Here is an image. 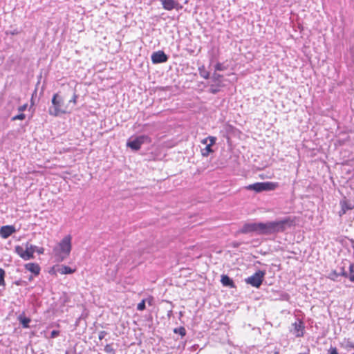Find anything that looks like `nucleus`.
Returning a JSON list of instances; mask_svg holds the SVG:
<instances>
[{
    "mask_svg": "<svg viewBox=\"0 0 354 354\" xmlns=\"http://www.w3.org/2000/svg\"><path fill=\"white\" fill-rule=\"evenodd\" d=\"M293 221L287 217L280 221L259 223V234L270 235L283 232L287 227H290Z\"/></svg>",
    "mask_w": 354,
    "mask_h": 354,
    "instance_id": "f257e3e1",
    "label": "nucleus"
},
{
    "mask_svg": "<svg viewBox=\"0 0 354 354\" xmlns=\"http://www.w3.org/2000/svg\"><path fill=\"white\" fill-rule=\"evenodd\" d=\"M71 250V237L66 236L63 238L59 245L53 249V252L59 261H64L66 259Z\"/></svg>",
    "mask_w": 354,
    "mask_h": 354,
    "instance_id": "f03ea898",
    "label": "nucleus"
},
{
    "mask_svg": "<svg viewBox=\"0 0 354 354\" xmlns=\"http://www.w3.org/2000/svg\"><path fill=\"white\" fill-rule=\"evenodd\" d=\"M37 251L39 254L44 253V249L43 248H38L35 245H32L27 243L25 249L20 245L15 247L16 253L24 260H30L34 258V252Z\"/></svg>",
    "mask_w": 354,
    "mask_h": 354,
    "instance_id": "7ed1b4c3",
    "label": "nucleus"
},
{
    "mask_svg": "<svg viewBox=\"0 0 354 354\" xmlns=\"http://www.w3.org/2000/svg\"><path fill=\"white\" fill-rule=\"evenodd\" d=\"M64 105L63 98L58 94H54L52 98V106L49 108V114L53 116H57L60 113H64L65 111L62 109Z\"/></svg>",
    "mask_w": 354,
    "mask_h": 354,
    "instance_id": "20e7f679",
    "label": "nucleus"
},
{
    "mask_svg": "<svg viewBox=\"0 0 354 354\" xmlns=\"http://www.w3.org/2000/svg\"><path fill=\"white\" fill-rule=\"evenodd\" d=\"M151 138L146 135H141L133 140H129L127 146L130 147L132 150L138 151L144 143H150Z\"/></svg>",
    "mask_w": 354,
    "mask_h": 354,
    "instance_id": "39448f33",
    "label": "nucleus"
},
{
    "mask_svg": "<svg viewBox=\"0 0 354 354\" xmlns=\"http://www.w3.org/2000/svg\"><path fill=\"white\" fill-rule=\"evenodd\" d=\"M275 185L271 182H262L256 183L254 184L249 185L245 187L248 190H252L255 192L259 193L263 191L273 190L275 188Z\"/></svg>",
    "mask_w": 354,
    "mask_h": 354,
    "instance_id": "423d86ee",
    "label": "nucleus"
},
{
    "mask_svg": "<svg viewBox=\"0 0 354 354\" xmlns=\"http://www.w3.org/2000/svg\"><path fill=\"white\" fill-rule=\"evenodd\" d=\"M265 274V271L258 270L252 276L246 278L245 282L253 287L259 288L262 284Z\"/></svg>",
    "mask_w": 354,
    "mask_h": 354,
    "instance_id": "0eeeda50",
    "label": "nucleus"
},
{
    "mask_svg": "<svg viewBox=\"0 0 354 354\" xmlns=\"http://www.w3.org/2000/svg\"><path fill=\"white\" fill-rule=\"evenodd\" d=\"M239 233L248 234L255 232L259 234V223H247L238 231Z\"/></svg>",
    "mask_w": 354,
    "mask_h": 354,
    "instance_id": "6e6552de",
    "label": "nucleus"
},
{
    "mask_svg": "<svg viewBox=\"0 0 354 354\" xmlns=\"http://www.w3.org/2000/svg\"><path fill=\"white\" fill-rule=\"evenodd\" d=\"M167 60L168 56L162 50L154 52L151 55V61L153 64L164 63Z\"/></svg>",
    "mask_w": 354,
    "mask_h": 354,
    "instance_id": "1a4fd4ad",
    "label": "nucleus"
},
{
    "mask_svg": "<svg viewBox=\"0 0 354 354\" xmlns=\"http://www.w3.org/2000/svg\"><path fill=\"white\" fill-rule=\"evenodd\" d=\"M208 138H209L210 142L204 149H201V154L204 157L208 156L210 153L213 152L211 147L215 144L216 140V138L214 136H208Z\"/></svg>",
    "mask_w": 354,
    "mask_h": 354,
    "instance_id": "9d476101",
    "label": "nucleus"
},
{
    "mask_svg": "<svg viewBox=\"0 0 354 354\" xmlns=\"http://www.w3.org/2000/svg\"><path fill=\"white\" fill-rule=\"evenodd\" d=\"M15 232V229L12 225L2 226L0 229V235L2 238L6 239L10 236L13 232Z\"/></svg>",
    "mask_w": 354,
    "mask_h": 354,
    "instance_id": "9b49d317",
    "label": "nucleus"
},
{
    "mask_svg": "<svg viewBox=\"0 0 354 354\" xmlns=\"http://www.w3.org/2000/svg\"><path fill=\"white\" fill-rule=\"evenodd\" d=\"M296 337H302L304 335V326L301 320L292 324Z\"/></svg>",
    "mask_w": 354,
    "mask_h": 354,
    "instance_id": "f8f14e48",
    "label": "nucleus"
},
{
    "mask_svg": "<svg viewBox=\"0 0 354 354\" xmlns=\"http://www.w3.org/2000/svg\"><path fill=\"white\" fill-rule=\"evenodd\" d=\"M221 282L225 287L229 288H235V284L233 280L229 277L227 275L223 274L221 275Z\"/></svg>",
    "mask_w": 354,
    "mask_h": 354,
    "instance_id": "ddd939ff",
    "label": "nucleus"
},
{
    "mask_svg": "<svg viewBox=\"0 0 354 354\" xmlns=\"http://www.w3.org/2000/svg\"><path fill=\"white\" fill-rule=\"evenodd\" d=\"M160 1L163 8L167 10H171L178 4L174 0H160Z\"/></svg>",
    "mask_w": 354,
    "mask_h": 354,
    "instance_id": "4468645a",
    "label": "nucleus"
},
{
    "mask_svg": "<svg viewBox=\"0 0 354 354\" xmlns=\"http://www.w3.org/2000/svg\"><path fill=\"white\" fill-rule=\"evenodd\" d=\"M25 267L28 270H29L30 272H31L32 273H33L35 275H37L39 273L40 268H39V265L37 263H27L25 266Z\"/></svg>",
    "mask_w": 354,
    "mask_h": 354,
    "instance_id": "2eb2a0df",
    "label": "nucleus"
},
{
    "mask_svg": "<svg viewBox=\"0 0 354 354\" xmlns=\"http://www.w3.org/2000/svg\"><path fill=\"white\" fill-rule=\"evenodd\" d=\"M342 345L347 351L354 349V342L351 341L349 339H345L344 342L342 343Z\"/></svg>",
    "mask_w": 354,
    "mask_h": 354,
    "instance_id": "dca6fc26",
    "label": "nucleus"
},
{
    "mask_svg": "<svg viewBox=\"0 0 354 354\" xmlns=\"http://www.w3.org/2000/svg\"><path fill=\"white\" fill-rule=\"evenodd\" d=\"M59 272L61 274H71L75 272V270L72 269L69 266H62V268L59 270Z\"/></svg>",
    "mask_w": 354,
    "mask_h": 354,
    "instance_id": "f3484780",
    "label": "nucleus"
},
{
    "mask_svg": "<svg viewBox=\"0 0 354 354\" xmlns=\"http://www.w3.org/2000/svg\"><path fill=\"white\" fill-rule=\"evenodd\" d=\"M198 70H199L200 75L202 77H203L204 79H206V80L209 77V73L205 70V68L203 66L201 67H199Z\"/></svg>",
    "mask_w": 354,
    "mask_h": 354,
    "instance_id": "a211bd4d",
    "label": "nucleus"
},
{
    "mask_svg": "<svg viewBox=\"0 0 354 354\" xmlns=\"http://www.w3.org/2000/svg\"><path fill=\"white\" fill-rule=\"evenodd\" d=\"M174 333L180 335L181 337H184L186 335V330L183 326H180L178 328H175L174 329Z\"/></svg>",
    "mask_w": 354,
    "mask_h": 354,
    "instance_id": "6ab92c4d",
    "label": "nucleus"
},
{
    "mask_svg": "<svg viewBox=\"0 0 354 354\" xmlns=\"http://www.w3.org/2000/svg\"><path fill=\"white\" fill-rule=\"evenodd\" d=\"M342 205V210L340 212V215L342 214H345L347 210L351 209L352 207L351 205H348L346 202H343L341 203Z\"/></svg>",
    "mask_w": 354,
    "mask_h": 354,
    "instance_id": "aec40b11",
    "label": "nucleus"
},
{
    "mask_svg": "<svg viewBox=\"0 0 354 354\" xmlns=\"http://www.w3.org/2000/svg\"><path fill=\"white\" fill-rule=\"evenodd\" d=\"M5 270L2 268H0V286H5L6 282H5Z\"/></svg>",
    "mask_w": 354,
    "mask_h": 354,
    "instance_id": "412c9836",
    "label": "nucleus"
},
{
    "mask_svg": "<svg viewBox=\"0 0 354 354\" xmlns=\"http://www.w3.org/2000/svg\"><path fill=\"white\" fill-rule=\"evenodd\" d=\"M20 322L24 328H27L28 326L29 322H30V319L27 317H24L20 319Z\"/></svg>",
    "mask_w": 354,
    "mask_h": 354,
    "instance_id": "4be33fe9",
    "label": "nucleus"
},
{
    "mask_svg": "<svg viewBox=\"0 0 354 354\" xmlns=\"http://www.w3.org/2000/svg\"><path fill=\"white\" fill-rule=\"evenodd\" d=\"M222 77L223 76L221 75L216 73H214L212 76V79L214 82H220Z\"/></svg>",
    "mask_w": 354,
    "mask_h": 354,
    "instance_id": "5701e85b",
    "label": "nucleus"
},
{
    "mask_svg": "<svg viewBox=\"0 0 354 354\" xmlns=\"http://www.w3.org/2000/svg\"><path fill=\"white\" fill-rule=\"evenodd\" d=\"M26 118V115L24 113H20V114H18L15 116H14L12 118V120H24Z\"/></svg>",
    "mask_w": 354,
    "mask_h": 354,
    "instance_id": "b1692460",
    "label": "nucleus"
},
{
    "mask_svg": "<svg viewBox=\"0 0 354 354\" xmlns=\"http://www.w3.org/2000/svg\"><path fill=\"white\" fill-rule=\"evenodd\" d=\"M145 308H146V306H145V300H142L137 306V309L138 310H140V311L145 310Z\"/></svg>",
    "mask_w": 354,
    "mask_h": 354,
    "instance_id": "393cba45",
    "label": "nucleus"
},
{
    "mask_svg": "<svg viewBox=\"0 0 354 354\" xmlns=\"http://www.w3.org/2000/svg\"><path fill=\"white\" fill-rule=\"evenodd\" d=\"M104 351L107 353H110L114 352V349L113 348V347L111 344H106L104 346Z\"/></svg>",
    "mask_w": 354,
    "mask_h": 354,
    "instance_id": "a878e982",
    "label": "nucleus"
},
{
    "mask_svg": "<svg viewBox=\"0 0 354 354\" xmlns=\"http://www.w3.org/2000/svg\"><path fill=\"white\" fill-rule=\"evenodd\" d=\"M290 299V295L286 292H282L280 295V299L288 301Z\"/></svg>",
    "mask_w": 354,
    "mask_h": 354,
    "instance_id": "bb28decb",
    "label": "nucleus"
},
{
    "mask_svg": "<svg viewBox=\"0 0 354 354\" xmlns=\"http://www.w3.org/2000/svg\"><path fill=\"white\" fill-rule=\"evenodd\" d=\"M327 354H338L337 349L335 347H330Z\"/></svg>",
    "mask_w": 354,
    "mask_h": 354,
    "instance_id": "cd10ccee",
    "label": "nucleus"
},
{
    "mask_svg": "<svg viewBox=\"0 0 354 354\" xmlns=\"http://www.w3.org/2000/svg\"><path fill=\"white\" fill-rule=\"evenodd\" d=\"M107 334V333L104 330H102L99 333L98 338L100 340H102L104 338L105 335Z\"/></svg>",
    "mask_w": 354,
    "mask_h": 354,
    "instance_id": "c85d7f7f",
    "label": "nucleus"
},
{
    "mask_svg": "<svg viewBox=\"0 0 354 354\" xmlns=\"http://www.w3.org/2000/svg\"><path fill=\"white\" fill-rule=\"evenodd\" d=\"M215 70L216 71H223L224 68L223 66V64L221 63H217L215 66Z\"/></svg>",
    "mask_w": 354,
    "mask_h": 354,
    "instance_id": "c756f323",
    "label": "nucleus"
},
{
    "mask_svg": "<svg viewBox=\"0 0 354 354\" xmlns=\"http://www.w3.org/2000/svg\"><path fill=\"white\" fill-rule=\"evenodd\" d=\"M59 334V330H53L51 333H50V338H55L56 337H57Z\"/></svg>",
    "mask_w": 354,
    "mask_h": 354,
    "instance_id": "7c9ffc66",
    "label": "nucleus"
},
{
    "mask_svg": "<svg viewBox=\"0 0 354 354\" xmlns=\"http://www.w3.org/2000/svg\"><path fill=\"white\" fill-rule=\"evenodd\" d=\"M219 91V89L216 88H214L213 86H212L210 88H209V92L211 93H213V94H216Z\"/></svg>",
    "mask_w": 354,
    "mask_h": 354,
    "instance_id": "2f4dec72",
    "label": "nucleus"
},
{
    "mask_svg": "<svg viewBox=\"0 0 354 354\" xmlns=\"http://www.w3.org/2000/svg\"><path fill=\"white\" fill-rule=\"evenodd\" d=\"M77 95L75 93H74L72 99L69 101V102H73L74 104H75L77 102Z\"/></svg>",
    "mask_w": 354,
    "mask_h": 354,
    "instance_id": "473e14b6",
    "label": "nucleus"
},
{
    "mask_svg": "<svg viewBox=\"0 0 354 354\" xmlns=\"http://www.w3.org/2000/svg\"><path fill=\"white\" fill-rule=\"evenodd\" d=\"M26 107H27V104H24L22 106H20L18 109L19 111H24L26 109Z\"/></svg>",
    "mask_w": 354,
    "mask_h": 354,
    "instance_id": "72a5a7b5",
    "label": "nucleus"
},
{
    "mask_svg": "<svg viewBox=\"0 0 354 354\" xmlns=\"http://www.w3.org/2000/svg\"><path fill=\"white\" fill-rule=\"evenodd\" d=\"M349 271H350L351 274H352V273L354 272V264L350 265V266H349Z\"/></svg>",
    "mask_w": 354,
    "mask_h": 354,
    "instance_id": "f704fd0d",
    "label": "nucleus"
},
{
    "mask_svg": "<svg viewBox=\"0 0 354 354\" xmlns=\"http://www.w3.org/2000/svg\"><path fill=\"white\" fill-rule=\"evenodd\" d=\"M209 140V138H208V137L204 138L203 140H202L201 142L204 145H207V141Z\"/></svg>",
    "mask_w": 354,
    "mask_h": 354,
    "instance_id": "c9c22d12",
    "label": "nucleus"
},
{
    "mask_svg": "<svg viewBox=\"0 0 354 354\" xmlns=\"http://www.w3.org/2000/svg\"><path fill=\"white\" fill-rule=\"evenodd\" d=\"M342 276H344V277H348V274L346 271H344V268H342V272L341 273Z\"/></svg>",
    "mask_w": 354,
    "mask_h": 354,
    "instance_id": "e433bc0d",
    "label": "nucleus"
},
{
    "mask_svg": "<svg viewBox=\"0 0 354 354\" xmlns=\"http://www.w3.org/2000/svg\"><path fill=\"white\" fill-rule=\"evenodd\" d=\"M349 280L352 282H354V274H351L349 276Z\"/></svg>",
    "mask_w": 354,
    "mask_h": 354,
    "instance_id": "4c0bfd02",
    "label": "nucleus"
}]
</instances>
